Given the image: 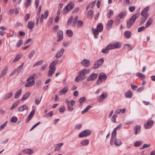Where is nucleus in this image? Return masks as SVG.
Returning <instances> with one entry per match:
<instances>
[{
	"instance_id": "1",
	"label": "nucleus",
	"mask_w": 155,
	"mask_h": 155,
	"mask_svg": "<svg viewBox=\"0 0 155 155\" xmlns=\"http://www.w3.org/2000/svg\"><path fill=\"white\" fill-rule=\"evenodd\" d=\"M103 29V26L101 23H100L98 24L97 26V29L94 28L92 29V31L94 35V38L96 39L98 38L97 35H99V32H101Z\"/></svg>"
},
{
	"instance_id": "2",
	"label": "nucleus",
	"mask_w": 155,
	"mask_h": 155,
	"mask_svg": "<svg viewBox=\"0 0 155 155\" xmlns=\"http://www.w3.org/2000/svg\"><path fill=\"white\" fill-rule=\"evenodd\" d=\"M74 3L73 2H70L63 9V14H66L69 11L71 10L74 7Z\"/></svg>"
},
{
	"instance_id": "3",
	"label": "nucleus",
	"mask_w": 155,
	"mask_h": 155,
	"mask_svg": "<svg viewBox=\"0 0 155 155\" xmlns=\"http://www.w3.org/2000/svg\"><path fill=\"white\" fill-rule=\"evenodd\" d=\"M91 134V131L89 130H84L82 132H81L79 135V137L80 138L83 137H86Z\"/></svg>"
},
{
	"instance_id": "4",
	"label": "nucleus",
	"mask_w": 155,
	"mask_h": 155,
	"mask_svg": "<svg viewBox=\"0 0 155 155\" xmlns=\"http://www.w3.org/2000/svg\"><path fill=\"white\" fill-rule=\"evenodd\" d=\"M126 12H122L120 13L117 17V19L115 21V22L117 25L119 24L120 20L122 18L124 17L126 15Z\"/></svg>"
},
{
	"instance_id": "5",
	"label": "nucleus",
	"mask_w": 155,
	"mask_h": 155,
	"mask_svg": "<svg viewBox=\"0 0 155 155\" xmlns=\"http://www.w3.org/2000/svg\"><path fill=\"white\" fill-rule=\"evenodd\" d=\"M103 62L104 59L103 58L98 60L95 62L94 66L93 67V68L97 69L99 68V66H101L103 64Z\"/></svg>"
},
{
	"instance_id": "6",
	"label": "nucleus",
	"mask_w": 155,
	"mask_h": 155,
	"mask_svg": "<svg viewBox=\"0 0 155 155\" xmlns=\"http://www.w3.org/2000/svg\"><path fill=\"white\" fill-rule=\"evenodd\" d=\"M154 124V121L153 120L148 121L146 124L144 125V127L146 129H148L152 127Z\"/></svg>"
},
{
	"instance_id": "7",
	"label": "nucleus",
	"mask_w": 155,
	"mask_h": 155,
	"mask_svg": "<svg viewBox=\"0 0 155 155\" xmlns=\"http://www.w3.org/2000/svg\"><path fill=\"white\" fill-rule=\"evenodd\" d=\"M109 46L111 49H115L116 48H119L121 46V44L118 42H116L114 44H110Z\"/></svg>"
},
{
	"instance_id": "8",
	"label": "nucleus",
	"mask_w": 155,
	"mask_h": 155,
	"mask_svg": "<svg viewBox=\"0 0 155 155\" xmlns=\"http://www.w3.org/2000/svg\"><path fill=\"white\" fill-rule=\"evenodd\" d=\"M81 64L84 67H88L91 64L90 61L87 59H84L81 62Z\"/></svg>"
},
{
	"instance_id": "9",
	"label": "nucleus",
	"mask_w": 155,
	"mask_h": 155,
	"mask_svg": "<svg viewBox=\"0 0 155 155\" xmlns=\"http://www.w3.org/2000/svg\"><path fill=\"white\" fill-rule=\"evenodd\" d=\"M98 74H97L93 73L87 79V81H90L94 80L96 79L98 76Z\"/></svg>"
},
{
	"instance_id": "10",
	"label": "nucleus",
	"mask_w": 155,
	"mask_h": 155,
	"mask_svg": "<svg viewBox=\"0 0 155 155\" xmlns=\"http://www.w3.org/2000/svg\"><path fill=\"white\" fill-rule=\"evenodd\" d=\"M35 113V110L34 109L32 110L30 113L29 115L28 116L25 122L26 123H28L29 121L31 120L33 116L34 115Z\"/></svg>"
},
{
	"instance_id": "11",
	"label": "nucleus",
	"mask_w": 155,
	"mask_h": 155,
	"mask_svg": "<svg viewBox=\"0 0 155 155\" xmlns=\"http://www.w3.org/2000/svg\"><path fill=\"white\" fill-rule=\"evenodd\" d=\"M64 50V48H61L56 54L55 57L57 58H61L63 55Z\"/></svg>"
},
{
	"instance_id": "12",
	"label": "nucleus",
	"mask_w": 155,
	"mask_h": 155,
	"mask_svg": "<svg viewBox=\"0 0 155 155\" xmlns=\"http://www.w3.org/2000/svg\"><path fill=\"white\" fill-rule=\"evenodd\" d=\"M91 70L89 69L87 70L86 69H83L79 72V74L81 77L84 76L86 74L88 73Z\"/></svg>"
},
{
	"instance_id": "13",
	"label": "nucleus",
	"mask_w": 155,
	"mask_h": 155,
	"mask_svg": "<svg viewBox=\"0 0 155 155\" xmlns=\"http://www.w3.org/2000/svg\"><path fill=\"white\" fill-rule=\"evenodd\" d=\"M57 34L58 35L57 36V37L58 38V39L57 40V41L58 42L62 40L63 39V31H59L57 32Z\"/></svg>"
},
{
	"instance_id": "14",
	"label": "nucleus",
	"mask_w": 155,
	"mask_h": 155,
	"mask_svg": "<svg viewBox=\"0 0 155 155\" xmlns=\"http://www.w3.org/2000/svg\"><path fill=\"white\" fill-rule=\"evenodd\" d=\"M41 6L40 5L38 9V12L37 13V21H36V25L37 26L38 25V21H39L40 17V15L41 12Z\"/></svg>"
},
{
	"instance_id": "15",
	"label": "nucleus",
	"mask_w": 155,
	"mask_h": 155,
	"mask_svg": "<svg viewBox=\"0 0 155 155\" xmlns=\"http://www.w3.org/2000/svg\"><path fill=\"white\" fill-rule=\"evenodd\" d=\"M140 15V13L139 12H138L133 15L129 19L134 23L135 20Z\"/></svg>"
},
{
	"instance_id": "16",
	"label": "nucleus",
	"mask_w": 155,
	"mask_h": 155,
	"mask_svg": "<svg viewBox=\"0 0 155 155\" xmlns=\"http://www.w3.org/2000/svg\"><path fill=\"white\" fill-rule=\"evenodd\" d=\"M58 59H56L52 62L49 66V68L50 69H53V68L56 69L55 66L58 63Z\"/></svg>"
},
{
	"instance_id": "17",
	"label": "nucleus",
	"mask_w": 155,
	"mask_h": 155,
	"mask_svg": "<svg viewBox=\"0 0 155 155\" xmlns=\"http://www.w3.org/2000/svg\"><path fill=\"white\" fill-rule=\"evenodd\" d=\"M149 9V7L147 6L143 10L141 14V15L142 16H145L147 15V16L148 17V15L147 13V12L148 11Z\"/></svg>"
},
{
	"instance_id": "18",
	"label": "nucleus",
	"mask_w": 155,
	"mask_h": 155,
	"mask_svg": "<svg viewBox=\"0 0 155 155\" xmlns=\"http://www.w3.org/2000/svg\"><path fill=\"white\" fill-rule=\"evenodd\" d=\"M124 36L127 39L130 38L131 36V33L129 31H125L124 34Z\"/></svg>"
},
{
	"instance_id": "19",
	"label": "nucleus",
	"mask_w": 155,
	"mask_h": 155,
	"mask_svg": "<svg viewBox=\"0 0 155 155\" xmlns=\"http://www.w3.org/2000/svg\"><path fill=\"white\" fill-rule=\"evenodd\" d=\"M8 70V66H6L5 68L2 70L1 73L0 74V78L4 76L6 74Z\"/></svg>"
},
{
	"instance_id": "20",
	"label": "nucleus",
	"mask_w": 155,
	"mask_h": 155,
	"mask_svg": "<svg viewBox=\"0 0 155 155\" xmlns=\"http://www.w3.org/2000/svg\"><path fill=\"white\" fill-rule=\"evenodd\" d=\"M28 108L26 105H23L20 107L18 109V111L19 112H22L25 110H28Z\"/></svg>"
},
{
	"instance_id": "21",
	"label": "nucleus",
	"mask_w": 155,
	"mask_h": 155,
	"mask_svg": "<svg viewBox=\"0 0 155 155\" xmlns=\"http://www.w3.org/2000/svg\"><path fill=\"white\" fill-rule=\"evenodd\" d=\"M35 84V82L34 80H32L31 81L28 83H26L25 84V86L26 87H29L32 86Z\"/></svg>"
},
{
	"instance_id": "22",
	"label": "nucleus",
	"mask_w": 155,
	"mask_h": 155,
	"mask_svg": "<svg viewBox=\"0 0 155 155\" xmlns=\"http://www.w3.org/2000/svg\"><path fill=\"white\" fill-rule=\"evenodd\" d=\"M107 76L104 73H100L99 76V78L100 79H104V80H105L107 78Z\"/></svg>"
},
{
	"instance_id": "23",
	"label": "nucleus",
	"mask_w": 155,
	"mask_h": 155,
	"mask_svg": "<svg viewBox=\"0 0 155 155\" xmlns=\"http://www.w3.org/2000/svg\"><path fill=\"white\" fill-rule=\"evenodd\" d=\"M35 23L32 21H29L28 22V28L30 29H33L35 26Z\"/></svg>"
},
{
	"instance_id": "24",
	"label": "nucleus",
	"mask_w": 155,
	"mask_h": 155,
	"mask_svg": "<svg viewBox=\"0 0 155 155\" xmlns=\"http://www.w3.org/2000/svg\"><path fill=\"white\" fill-rule=\"evenodd\" d=\"M125 96L126 97L128 98H131L133 96V94L131 91H128L126 92L125 94Z\"/></svg>"
},
{
	"instance_id": "25",
	"label": "nucleus",
	"mask_w": 155,
	"mask_h": 155,
	"mask_svg": "<svg viewBox=\"0 0 155 155\" xmlns=\"http://www.w3.org/2000/svg\"><path fill=\"white\" fill-rule=\"evenodd\" d=\"M12 92H10L6 94L3 97V99L4 100H6L10 98L13 95Z\"/></svg>"
},
{
	"instance_id": "26",
	"label": "nucleus",
	"mask_w": 155,
	"mask_h": 155,
	"mask_svg": "<svg viewBox=\"0 0 155 155\" xmlns=\"http://www.w3.org/2000/svg\"><path fill=\"white\" fill-rule=\"evenodd\" d=\"M114 22V21L112 20H109L107 23V27L108 29H111L112 25Z\"/></svg>"
},
{
	"instance_id": "27",
	"label": "nucleus",
	"mask_w": 155,
	"mask_h": 155,
	"mask_svg": "<svg viewBox=\"0 0 155 155\" xmlns=\"http://www.w3.org/2000/svg\"><path fill=\"white\" fill-rule=\"evenodd\" d=\"M134 23L133 21L129 19L127 22V27L129 28L131 27L133 25Z\"/></svg>"
},
{
	"instance_id": "28",
	"label": "nucleus",
	"mask_w": 155,
	"mask_h": 155,
	"mask_svg": "<svg viewBox=\"0 0 155 155\" xmlns=\"http://www.w3.org/2000/svg\"><path fill=\"white\" fill-rule=\"evenodd\" d=\"M153 22V19L151 18H149L148 20L147 21L145 27L146 28H147L149 27L152 23Z\"/></svg>"
},
{
	"instance_id": "29",
	"label": "nucleus",
	"mask_w": 155,
	"mask_h": 155,
	"mask_svg": "<svg viewBox=\"0 0 155 155\" xmlns=\"http://www.w3.org/2000/svg\"><path fill=\"white\" fill-rule=\"evenodd\" d=\"M141 127L139 125H136L135 127V134L137 135L138 132L140 131Z\"/></svg>"
},
{
	"instance_id": "30",
	"label": "nucleus",
	"mask_w": 155,
	"mask_h": 155,
	"mask_svg": "<svg viewBox=\"0 0 155 155\" xmlns=\"http://www.w3.org/2000/svg\"><path fill=\"white\" fill-rule=\"evenodd\" d=\"M23 152L25 153L28 154L30 155L32 154L34 152L32 150L29 149H25L23 150Z\"/></svg>"
},
{
	"instance_id": "31",
	"label": "nucleus",
	"mask_w": 155,
	"mask_h": 155,
	"mask_svg": "<svg viewBox=\"0 0 155 155\" xmlns=\"http://www.w3.org/2000/svg\"><path fill=\"white\" fill-rule=\"evenodd\" d=\"M122 144L121 140L119 139L115 138L114 140V144L117 146H119Z\"/></svg>"
},
{
	"instance_id": "32",
	"label": "nucleus",
	"mask_w": 155,
	"mask_h": 155,
	"mask_svg": "<svg viewBox=\"0 0 155 155\" xmlns=\"http://www.w3.org/2000/svg\"><path fill=\"white\" fill-rule=\"evenodd\" d=\"M30 93L27 92L23 95V97L21 99V101H23L26 100L29 96Z\"/></svg>"
},
{
	"instance_id": "33",
	"label": "nucleus",
	"mask_w": 155,
	"mask_h": 155,
	"mask_svg": "<svg viewBox=\"0 0 155 155\" xmlns=\"http://www.w3.org/2000/svg\"><path fill=\"white\" fill-rule=\"evenodd\" d=\"M68 88L67 87H65L60 91V93H61V94L63 95L65 94L67 92Z\"/></svg>"
},
{
	"instance_id": "34",
	"label": "nucleus",
	"mask_w": 155,
	"mask_h": 155,
	"mask_svg": "<svg viewBox=\"0 0 155 155\" xmlns=\"http://www.w3.org/2000/svg\"><path fill=\"white\" fill-rule=\"evenodd\" d=\"M142 142L141 141H137L134 143V145L135 147H139L142 145Z\"/></svg>"
},
{
	"instance_id": "35",
	"label": "nucleus",
	"mask_w": 155,
	"mask_h": 155,
	"mask_svg": "<svg viewBox=\"0 0 155 155\" xmlns=\"http://www.w3.org/2000/svg\"><path fill=\"white\" fill-rule=\"evenodd\" d=\"M56 70L55 68L50 69L48 71V74L49 77L51 76L54 73Z\"/></svg>"
},
{
	"instance_id": "36",
	"label": "nucleus",
	"mask_w": 155,
	"mask_h": 155,
	"mask_svg": "<svg viewBox=\"0 0 155 155\" xmlns=\"http://www.w3.org/2000/svg\"><path fill=\"white\" fill-rule=\"evenodd\" d=\"M66 33L69 37H71L73 35V32L70 29L67 30L66 31Z\"/></svg>"
},
{
	"instance_id": "37",
	"label": "nucleus",
	"mask_w": 155,
	"mask_h": 155,
	"mask_svg": "<svg viewBox=\"0 0 155 155\" xmlns=\"http://www.w3.org/2000/svg\"><path fill=\"white\" fill-rule=\"evenodd\" d=\"M143 17L141 18V21L140 22V24L141 25H142L146 21L147 19L148 18L147 15L143 16Z\"/></svg>"
},
{
	"instance_id": "38",
	"label": "nucleus",
	"mask_w": 155,
	"mask_h": 155,
	"mask_svg": "<svg viewBox=\"0 0 155 155\" xmlns=\"http://www.w3.org/2000/svg\"><path fill=\"white\" fill-rule=\"evenodd\" d=\"M109 46V45H108L107 47L105 49H103L102 51V52L103 53H108L109 52V50L110 49H111V48H110V47Z\"/></svg>"
},
{
	"instance_id": "39",
	"label": "nucleus",
	"mask_w": 155,
	"mask_h": 155,
	"mask_svg": "<svg viewBox=\"0 0 155 155\" xmlns=\"http://www.w3.org/2000/svg\"><path fill=\"white\" fill-rule=\"evenodd\" d=\"M136 75L137 76L141 78L142 79H144L146 77L145 75L140 72L137 73Z\"/></svg>"
},
{
	"instance_id": "40",
	"label": "nucleus",
	"mask_w": 155,
	"mask_h": 155,
	"mask_svg": "<svg viewBox=\"0 0 155 155\" xmlns=\"http://www.w3.org/2000/svg\"><path fill=\"white\" fill-rule=\"evenodd\" d=\"M89 141L88 140L86 139L81 141V143L83 146H87L88 145Z\"/></svg>"
},
{
	"instance_id": "41",
	"label": "nucleus",
	"mask_w": 155,
	"mask_h": 155,
	"mask_svg": "<svg viewBox=\"0 0 155 155\" xmlns=\"http://www.w3.org/2000/svg\"><path fill=\"white\" fill-rule=\"evenodd\" d=\"M92 106L90 105L87 106L84 109L81 111V114H83L87 111L90 109L92 107Z\"/></svg>"
},
{
	"instance_id": "42",
	"label": "nucleus",
	"mask_w": 155,
	"mask_h": 155,
	"mask_svg": "<svg viewBox=\"0 0 155 155\" xmlns=\"http://www.w3.org/2000/svg\"><path fill=\"white\" fill-rule=\"evenodd\" d=\"M21 54H18L13 60V62L15 63L16 62L21 58Z\"/></svg>"
},
{
	"instance_id": "43",
	"label": "nucleus",
	"mask_w": 155,
	"mask_h": 155,
	"mask_svg": "<svg viewBox=\"0 0 155 155\" xmlns=\"http://www.w3.org/2000/svg\"><path fill=\"white\" fill-rule=\"evenodd\" d=\"M75 101L73 100H71L70 101V102L68 104V107H72L75 104Z\"/></svg>"
},
{
	"instance_id": "44",
	"label": "nucleus",
	"mask_w": 155,
	"mask_h": 155,
	"mask_svg": "<svg viewBox=\"0 0 155 155\" xmlns=\"http://www.w3.org/2000/svg\"><path fill=\"white\" fill-rule=\"evenodd\" d=\"M35 75V74H33L31 75H30L29 78L27 79V81H30L31 80H34V78Z\"/></svg>"
},
{
	"instance_id": "45",
	"label": "nucleus",
	"mask_w": 155,
	"mask_h": 155,
	"mask_svg": "<svg viewBox=\"0 0 155 155\" xmlns=\"http://www.w3.org/2000/svg\"><path fill=\"white\" fill-rule=\"evenodd\" d=\"M42 98V97H41V99L39 100V98L37 96L35 97V103L36 104L38 105L40 103Z\"/></svg>"
},
{
	"instance_id": "46",
	"label": "nucleus",
	"mask_w": 155,
	"mask_h": 155,
	"mask_svg": "<svg viewBox=\"0 0 155 155\" xmlns=\"http://www.w3.org/2000/svg\"><path fill=\"white\" fill-rule=\"evenodd\" d=\"M113 11L111 9H109L108 11V13L107 16L108 18H110L111 15H113Z\"/></svg>"
},
{
	"instance_id": "47",
	"label": "nucleus",
	"mask_w": 155,
	"mask_h": 155,
	"mask_svg": "<svg viewBox=\"0 0 155 155\" xmlns=\"http://www.w3.org/2000/svg\"><path fill=\"white\" fill-rule=\"evenodd\" d=\"M35 54L34 50H32L28 54V58L29 59H31Z\"/></svg>"
},
{
	"instance_id": "48",
	"label": "nucleus",
	"mask_w": 155,
	"mask_h": 155,
	"mask_svg": "<svg viewBox=\"0 0 155 155\" xmlns=\"http://www.w3.org/2000/svg\"><path fill=\"white\" fill-rule=\"evenodd\" d=\"M21 90H20L18 91L15 95V98L16 99L18 98L21 94Z\"/></svg>"
},
{
	"instance_id": "49",
	"label": "nucleus",
	"mask_w": 155,
	"mask_h": 155,
	"mask_svg": "<svg viewBox=\"0 0 155 155\" xmlns=\"http://www.w3.org/2000/svg\"><path fill=\"white\" fill-rule=\"evenodd\" d=\"M23 42V40L22 39L19 40L16 44V47L17 48H19L21 46Z\"/></svg>"
},
{
	"instance_id": "50",
	"label": "nucleus",
	"mask_w": 155,
	"mask_h": 155,
	"mask_svg": "<svg viewBox=\"0 0 155 155\" xmlns=\"http://www.w3.org/2000/svg\"><path fill=\"white\" fill-rule=\"evenodd\" d=\"M43 62V60H41L38 62L36 63L34 65L33 67H35L36 66H38L41 65Z\"/></svg>"
},
{
	"instance_id": "51",
	"label": "nucleus",
	"mask_w": 155,
	"mask_h": 155,
	"mask_svg": "<svg viewBox=\"0 0 155 155\" xmlns=\"http://www.w3.org/2000/svg\"><path fill=\"white\" fill-rule=\"evenodd\" d=\"M19 102H16L15 103H14L12 104V107H11V110H12L15 107L17 106L18 105V104H19Z\"/></svg>"
},
{
	"instance_id": "52",
	"label": "nucleus",
	"mask_w": 155,
	"mask_h": 155,
	"mask_svg": "<svg viewBox=\"0 0 155 155\" xmlns=\"http://www.w3.org/2000/svg\"><path fill=\"white\" fill-rule=\"evenodd\" d=\"M83 24V22L81 20H79L77 21V24L78 27H81Z\"/></svg>"
},
{
	"instance_id": "53",
	"label": "nucleus",
	"mask_w": 155,
	"mask_h": 155,
	"mask_svg": "<svg viewBox=\"0 0 155 155\" xmlns=\"http://www.w3.org/2000/svg\"><path fill=\"white\" fill-rule=\"evenodd\" d=\"M17 118L15 117H13L10 119V121L11 122H13L15 123L16 122L17 120Z\"/></svg>"
},
{
	"instance_id": "54",
	"label": "nucleus",
	"mask_w": 155,
	"mask_h": 155,
	"mask_svg": "<svg viewBox=\"0 0 155 155\" xmlns=\"http://www.w3.org/2000/svg\"><path fill=\"white\" fill-rule=\"evenodd\" d=\"M150 146V144H143V146L142 147L140 148V149L141 150H142L145 148H147Z\"/></svg>"
},
{
	"instance_id": "55",
	"label": "nucleus",
	"mask_w": 155,
	"mask_h": 155,
	"mask_svg": "<svg viewBox=\"0 0 155 155\" xmlns=\"http://www.w3.org/2000/svg\"><path fill=\"white\" fill-rule=\"evenodd\" d=\"M85 99V98L84 97H81L79 100V101L80 103V104L79 105L80 106H81L82 105L81 103L84 101Z\"/></svg>"
},
{
	"instance_id": "56",
	"label": "nucleus",
	"mask_w": 155,
	"mask_h": 155,
	"mask_svg": "<svg viewBox=\"0 0 155 155\" xmlns=\"http://www.w3.org/2000/svg\"><path fill=\"white\" fill-rule=\"evenodd\" d=\"M145 28H146L145 26H142L139 28L138 29V32H140L144 30Z\"/></svg>"
},
{
	"instance_id": "57",
	"label": "nucleus",
	"mask_w": 155,
	"mask_h": 155,
	"mask_svg": "<svg viewBox=\"0 0 155 155\" xmlns=\"http://www.w3.org/2000/svg\"><path fill=\"white\" fill-rule=\"evenodd\" d=\"M80 77L81 76L78 74V75L76 77L75 81L76 82H79L81 81Z\"/></svg>"
},
{
	"instance_id": "58",
	"label": "nucleus",
	"mask_w": 155,
	"mask_h": 155,
	"mask_svg": "<svg viewBox=\"0 0 155 155\" xmlns=\"http://www.w3.org/2000/svg\"><path fill=\"white\" fill-rule=\"evenodd\" d=\"M30 15L29 14H27L25 17V21H27L29 18Z\"/></svg>"
},
{
	"instance_id": "59",
	"label": "nucleus",
	"mask_w": 155,
	"mask_h": 155,
	"mask_svg": "<svg viewBox=\"0 0 155 155\" xmlns=\"http://www.w3.org/2000/svg\"><path fill=\"white\" fill-rule=\"evenodd\" d=\"M93 15V11L92 10H90L88 12V16H91L92 17Z\"/></svg>"
},
{
	"instance_id": "60",
	"label": "nucleus",
	"mask_w": 155,
	"mask_h": 155,
	"mask_svg": "<svg viewBox=\"0 0 155 155\" xmlns=\"http://www.w3.org/2000/svg\"><path fill=\"white\" fill-rule=\"evenodd\" d=\"M107 97V95L106 94H103L102 95H101L100 96V100H102L104 98L106 97Z\"/></svg>"
},
{
	"instance_id": "61",
	"label": "nucleus",
	"mask_w": 155,
	"mask_h": 155,
	"mask_svg": "<svg viewBox=\"0 0 155 155\" xmlns=\"http://www.w3.org/2000/svg\"><path fill=\"white\" fill-rule=\"evenodd\" d=\"M81 126L82 125L81 124H79L76 125V126L75 127V128L76 129H79L81 128Z\"/></svg>"
},
{
	"instance_id": "62",
	"label": "nucleus",
	"mask_w": 155,
	"mask_h": 155,
	"mask_svg": "<svg viewBox=\"0 0 155 155\" xmlns=\"http://www.w3.org/2000/svg\"><path fill=\"white\" fill-rule=\"evenodd\" d=\"M59 28V26L58 25H55L53 28L54 32H56L58 30Z\"/></svg>"
},
{
	"instance_id": "63",
	"label": "nucleus",
	"mask_w": 155,
	"mask_h": 155,
	"mask_svg": "<svg viewBox=\"0 0 155 155\" xmlns=\"http://www.w3.org/2000/svg\"><path fill=\"white\" fill-rule=\"evenodd\" d=\"M65 111V108L64 106H62L59 109V111L61 113L64 112Z\"/></svg>"
},
{
	"instance_id": "64",
	"label": "nucleus",
	"mask_w": 155,
	"mask_h": 155,
	"mask_svg": "<svg viewBox=\"0 0 155 155\" xmlns=\"http://www.w3.org/2000/svg\"><path fill=\"white\" fill-rule=\"evenodd\" d=\"M135 9V7L134 6H131L129 8V10L131 12H134Z\"/></svg>"
}]
</instances>
